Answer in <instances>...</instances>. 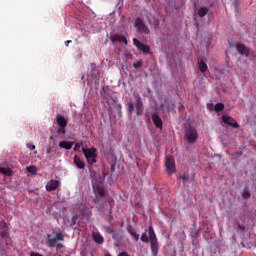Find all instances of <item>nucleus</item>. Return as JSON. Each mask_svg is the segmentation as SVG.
Wrapping results in <instances>:
<instances>
[{"instance_id": "obj_15", "label": "nucleus", "mask_w": 256, "mask_h": 256, "mask_svg": "<svg viewBox=\"0 0 256 256\" xmlns=\"http://www.w3.org/2000/svg\"><path fill=\"white\" fill-rule=\"evenodd\" d=\"M240 221H242V223L239 222V220H235L234 221V227L235 229H239L240 231H245V216H240Z\"/></svg>"}, {"instance_id": "obj_3", "label": "nucleus", "mask_w": 256, "mask_h": 256, "mask_svg": "<svg viewBox=\"0 0 256 256\" xmlns=\"http://www.w3.org/2000/svg\"><path fill=\"white\" fill-rule=\"evenodd\" d=\"M84 157L87 159L89 165L97 163V149L95 148H82Z\"/></svg>"}, {"instance_id": "obj_13", "label": "nucleus", "mask_w": 256, "mask_h": 256, "mask_svg": "<svg viewBox=\"0 0 256 256\" xmlns=\"http://www.w3.org/2000/svg\"><path fill=\"white\" fill-rule=\"evenodd\" d=\"M56 123L58 127H67L68 121L66 120L65 116L61 114L56 115Z\"/></svg>"}, {"instance_id": "obj_23", "label": "nucleus", "mask_w": 256, "mask_h": 256, "mask_svg": "<svg viewBox=\"0 0 256 256\" xmlns=\"http://www.w3.org/2000/svg\"><path fill=\"white\" fill-rule=\"evenodd\" d=\"M207 13H209V8H207V7H200L198 9V16L199 17H205V15H207Z\"/></svg>"}, {"instance_id": "obj_9", "label": "nucleus", "mask_w": 256, "mask_h": 256, "mask_svg": "<svg viewBox=\"0 0 256 256\" xmlns=\"http://www.w3.org/2000/svg\"><path fill=\"white\" fill-rule=\"evenodd\" d=\"M93 189H94V193L96 195V199H94V203H99L98 197H103V195H105V190L103 189L102 186H99V185H94Z\"/></svg>"}, {"instance_id": "obj_7", "label": "nucleus", "mask_w": 256, "mask_h": 256, "mask_svg": "<svg viewBox=\"0 0 256 256\" xmlns=\"http://www.w3.org/2000/svg\"><path fill=\"white\" fill-rule=\"evenodd\" d=\"M222 121L225 123V125H230V127H233L234 129H239V123L233 119V117L229 115H223Z\"/></svg>"}, {"instance_id": "obj_33", "label": "nucleus", "mask_w": 256, "mask_h": 256, "mask_svg": "<svg viewBox=\"0 0 256 256\" xmlns=\"http://www.w3.org/2000/svg\"><path fill=\"white\" fill-rule=\"evenodd\" d=\"M134 69H139L140 67H143V62L138 61L133 64Z\"/></svg>"}, {"instance_id": "obj_21", "label": "nucleus", "mask_w": 256, "mask_h": 256, "mask_svg": "<svg viewBox=\"0 0 256 256\" xmlns=\"http://www.w3.org/2000/svg\"><path fill=\"white\" fill-rule=\"evenodd\" d=\"M0 173L6 175V177H11L13 175V171L10 168L5 167H0Z\"/></svg>"}, {"instance_id": "obj_29", "label": "nucleus", "mask_w": 256, "mask_h": 256, "mask_svg": "<svg viewBox=\"0 0 256 256\" xmlns=\"http://www.w3.org/2000/svg\"><path fill=\"white\" fill-rule=\"evenodd\" d=\"M77 219H79V216L77 214L72 216V218H71V227H75V225H77Z\"/></svg>"}, {"instance_id": "obj_12", "label": "nucleus", "mask_w": 256, "mask_h": 256, "mask_svg": "<svg viewBox=\"0 0 256 256\" xmlns=\"http://www.w3.org/2000/svg\"><path fill=\"white\" fill-rule=\"evenodd\" d=\"M152 121L157 129H163V120L157 114L152 115Z\"/></svg>"}, {"instance_id": "obj_6", "label": "nucleus", "mask_w": 256, "mask_h": 256, "mask_svg": "<svg viewBox=\"0 0 256 256\" xmlns=\"http://www.w3.org/2000/svg\"><path fill=\"white\" fill-rule=\"evenodd\" d=\"M134 99L136 100V115L137 117H141V115H143V100L139 94H135Z\"/></svg>"}, {"instance_id": "obj_36", "label": "nucleus", "mask_w": 256, "mask_h": 256, "mask_svg": "<svg viewBox=\"0 0 256 256\" xmlns=\"http://www.w3.org/2000/svg\"><path fill=\"white\" fill-rule=\"evenodd\" d=\"M182 181L185 183L186 181H189V177L186 175L181 176Z\"/></svg>"}, {"instance_id": "obj_39", "label": "nucleus", "mask_w": 256, "mask_h": 256, "mask_svg": "<svg viewBox=\"0 0 256 256\" xmlns=\"http://www.w3.org/2000/svg\"><path fill=\"white\" fill-rule=\"evenodd\" d=\"M118 256H130L127 252H121Z\"/></svg>"}, {"instance_id": "obj_37", "label": "nucleus", "mask_w": 256, "mask_h": 256, "mask_svg": "<svg viewBox=\"0 0 256 256\" xmlns=\"http://www.w3.org/2000/svg\"><path fill=\"white\" fill-rule=\"evenodd\" d=\"M46 153L48 155H51V153H53V148L49 147L47 150H46Z\"/></svg>"}, {"instance_id": "obj_28", "label": "nucleus", "mask_w": 256, "mask_h": 256, "mask_svg": "<svg viewBox=\"0 0 256 256\" xmlns=\"http://www.w3.org/2000/svg\"><path fill=\"white\" fill-rule=\"evenodd\" d=\"M27 171H28V173H32V175H35V173H37V167H35V166H28L27 167Z\"/></svg>"}, {"instance_id": "obj_4", "label": "nucleus", "mask_w": 256, "mask_h": 256, "mask_svg": "<svg viewBox=\"0 0 256 256\" xmlns=\"http://www.w3.org/2000/svg\"><path fill=\"white\" fill-rule=\"evenodd\" d=\"M134 27H136L138 33H141L142 35H149V33H151L149 27L145 25V21H143V19H141L140 17H137L135 19Z\"/></svg>"}, {"instance_id": "obj_43", "label": "nucleus", "mask_w": 256, "mask_h": 256, "mask_svg": "<svg viewBox=\"0 0 256 256\" xmlns=\"http://www.w3.org/2000/svg\"><path fill=\"white\" fill-rule=\"evenodd\" d=\"M50 140H53V136L50 137Z\"/></svg>"}, {"instance_id": "obj_30", "label": "nucleus", "mask_w": 256, "mask_h": 256, "mask_svg": "<svg viewBox=\"0 0 256 256\" xmlns=\"http://www.w3.org/2000/svg\"><path fill=\"white\" fill-rule=\"evenodd\" d=\"M55 237L56 241H65V236L61 232L57 233Z\"/></svg>"}, {"instance_id": "obj_38", "label": "nucleus", "mask_w": 256, "mask_h": 256, "mask_svg": "<svg viewBox=\"0 0 256 256\" xmlns=\"http://www.w3.org/2000/svg\"><path fill=\"white\" fill-rule=\"evenodd\" d=\"M241 155H243V151H238L235 153L236 157H241Z\"/></svg>"}, {"instance_id": "obj_41", "label": "nucleus", "mask_w": 256, "mask_h": 256, "mask_svg": "<svg viewBox=\"0 0 256 256\" xmlns=\"http://www.w3.org/2000/svg\"><path fill=\"white\" fill-rule=\"evenodd\" d=\"M55 247H57V249H62L63 244H56V246H55Z\"/></svg>"}, {"instance_id": "obj_31", "label": "nucleus", "mask_w": 256, "mask_h": 256, "mask_svg": "<svg viewBox=\"0 0 256 256\" xmlns=\"http://www.w3.org/2000/svg\"><path fill=\"white\" fill-rule=\"evenodd\" d=\"M67 127H59L57 130L58 135H65L67 133V130H65Z\"/></svg>"}, {"instance_id": "obj_44", "label": "nucleus", "mask_w": 256, "mask_h": 256, "mask_svg": "<svg viewBox=\"0 0 256 256\" xmlns=\"http://www.w3.org/2000/svg\"><path fill=\"white\" fill-rule=\"evenodd\" d=\"M105 256H111V254H106Z\"/></svg>"}, {"instance_id": "obj_40", "label": "nucleus", "mask_w": 256, "mask_h": 256, "mask_svg": "<svg viewBox=\"0 0 256 256\" xmlns=\"http://www.w3.org/2000/svg\"><path fill=\"white\" fill-rule=\"evenodd\" d=\"M70 43H73V41H71V40H66V41H65L66 47H69V44H70Z\"/></svg>"}, {"instance_id": "obj_10", "label": "nucleus", "mask_w": 256, "mask_h": 256, "mask_svg": "<svg viewBox=\"0 0 256 256\" xmlns=\"http://www.w3.org/2000/svg\"><path fill=\"white\" fill-rule=\"evenodd\" d=\"M110 40L112 43H125V45H127V38L123 35L113 34L110 36Z\"/></svg>"}, {"instance_id": "obj_17", "label": "nucleus", "mask_w": 256, "mask_h": 256, "mask_svg": "<svg viewBox=\"0 0 256 256\" xmlns=\"http://www.w3.org/2000/svg\"><path fill=\"white\" fill-rule=\"evenodd\" d=\"M74 165H76L78 169H85V162H83L77 155L74 156Z\"/></svg>"}, {"instance_id": "obj_27", "label": "nucleus", "mask_w": 256, "mask_h": 256, "mask_svg": "<svg viewBox=\"0 0 256 256\" xmlns=\"http://www.w3.org/2000/svg\"><path fill=\"white\" fill-rule=\"evenodd\" d=\"M133 111H135V104L133 102L128 103V112L130 115H133Z\"/></svg>"}, {"instance_id": "obj_34", "label": "nucleus", "mask_w": 256, "mask_h": 256, "mask_svg": "<svg viewBox=\"0 0 256 256\" xmlns=\"http://www.w3.org/2000/svg\"><path fill=\"white\" fill-rule=\"evenodd\" d=\"M27 148L30 149V151H35V145L31 143L27 144Z\"/></svg>"}, {"instance_id": "obj_2", "label": "nucleus", "mask_w": 256, "mask_h": 256, "mask_svg": "<svg viewBox=\"0 0 256 256\" xmlns=\"http://www.w3.org/2000/svg\"><path fill=\"white\" fill-rule=\"evenodd\" d=\"M151 251L153 256L159 255V241L157 240V235L155 234V230L153 226H149L148 228Z\"/></svg>"}, {"instance_id": "obj_19", "label": "nucleus", "mask_w": 256, "mask_h": 256, "mask_svg": "<svg viewBox=\"0 0 256 256\" xmlns=\"http://www.w3.org/2000/svg\"><path fill=\"white\" fill-rule=\"evenodd\" d=\"M128 233H130V235L134 237L136 242L139 241V234L137 233V230L133 228V226H129Z\"/></svg>"}, {"instance_id": "obj_24", "label": "nucleus", "mask_w": 256, "mask_h": 256, "mask_svg": "<svg viewBox=\"0 0 256 256\" xmlns=\"http://www.w3.org/2000/svg\"><path fill=\"white\" fill-rule=\"evenodd\" d=\"M93 237L95 243H98V245H102V243L104 242L103 236H101L100 234H94Z\"/></svg>"}, {"instance_id": "obj_20", "label": "nucleus", "mask_w": 256, "mask_h": 256, "mask_svg": "<svg viewBox=\"0 0 256 256\" xmlns=\"http://www.w3.org/2000/svg\"><path fill=\"white\" fill-rule=\"evenodd\" d=\"M198 67H199L201 73H205V71H207V69H208L207 63H205V61L203 59L198 61Z\"/></svg>"}, {"instance_id": "obj_26", "label": "nucleus", "mask_w": 256, "mask_h": 256, "mask_svg": "<svg viewBox=\"0 0 256 256\" xmlns=\"http://www.w3.org/2000/svg\"><path fill=\"white\" fill-rule=\"evenodd\" d=\"M140 241H142V243H149V236H147V232L142 233Z\"/></svg>"}, {"instance_id": "obj_42", "label": "nucleus", "mask_w": 256, "mask_h": 256, "mask_svg": "<svg viewBox=\"0 0 256 256\" xmlns=\"http://www.w3.org/2000/svg\"><path fill=\"white\" fill-rule=\"evenodd\" d=\"M196 27H199V22H196Z\"/></svg>"}, {"instance_id": "obj_35", "label": "nucleus", "mask_w": 256, "mask_h": 256, "mask_svg": "<svg viewBox=\"0 0 256 256\" xmlns=\"http://www.w3.org/2000/svg\"><path fill=\"white\" fill-rule=\"evenodd\" d=\"M83 147V142H78L75 144V149H81Z\"/></svg>"}, {"instance_id": "obj_25", "label": "nucleus", "mask_w": 256, "mask_h": 256, "mask_svg": "<svg viewBox=\"0 0 256 256\" xmlns=\"http://www.w3.org/2000/svg\"><path fill=\"white\" fill-rule=\"evenodd\" d=\"M223 109H225V104L223 103H216L214 106V111H216V113L223 111Z\"/></svg>"}, {"instance_id": "obj_11", "label": "nucleus", "mask_w": 256, "mask_h": 256, "mask_svg": "<svg viewBox=\"0 0 256 256\" xmlns=\"http://www.w3.org/2000/svg\"><path fill=\"white\" fill-rule=\"evenodd\" d=\"M236 49L238 53H240V55H245L246 57H249L250 49L244 44H237Z\"/></svg>"}, {"instance_id": "obj_32", "label": "nucleus", "mask_w": 256, "mask_h": 256, "mask_svg": "<svg viewBox=\"0 0 256 256\" xmlns=\"http://www.w3.org/2000/svg\"><path fill=\"white\" fill-rule=\"evenodd\" d=\"M243 199H249L251 197V193L248 190H244L242 193Z\"/></svg>"}, {"instance_id": "obj_1", "label": "nucleus", "mask_w": 256, "mask_h": 256, "mask_svg": "<svg viewBox=\"0 0 256 256\" xmlns=\"http://www.w3.org/2000/svg\"><path fill=\"white\" fill-rule=\"evenodd\" d=\"M184 139L188 143V145H193L197 143V139H199V133L197 132V128L193 126H189L184 131Z\"/></svg>"}, {"instance_id": "obj_18", "label": "nucleus", "mask_w": 256, "mask_h": 256, "mask_svg": "<svg viewBox=\"0 0 256 256\" xmlns=\"http://www.w3.org/2000/svg\"><path fill=\"white\" fill-rule=\"evenodd\" d=\"M3 227H0V237L2 239H7L9 237V232L7 231V226L5 225V222H1Z\"/></svg>"}, {"instance_id": "obj_8", "label": "nucleus", "mask_w": 256, "mask_h": 256, "mask_svg": "<svg viewBox=\"0 0 256 256\" xmlns=\"http://www.w3.org/2000/svg\"><path fill=\"white\" fill-rule=\"evenodd\" d=\"M165 166H166V171H168L169 173H175V160L173 159V157L171 156L166 157Z\"/></svg>"}, {"instance_id": "obj_5", "label": "nucleus", "mask_w": 256, "mask_h": 256, "mask_svg": "<svg viewBox=\"0 0 256 256\" xmlns=\"http://www.w3.org/2000/svg\"><path fill=\"white\" fill-rule=\"evenodd\" d=\"M133 44L135 45V47H137V49H139V51H142V53H146V54L151 53V47H149V45H145L141 43L139 39L133 38Z\"/></svg>"}, {"instance_id": "obj_22", "label": "nucleus", "mask_w": 256, "mask_h": 256, "mask_svg": "<svg viewBox=\"0 0 256 256\" xmlns=\"http://www.w3.org/2000/svg\"><path fill=\"white\" fill-rule=\"evenodd\" d=\"M47 241L49 243V247H57V238H51V234H47Z\"/></svg>"}, {"instance_id": "obj_16", "label": "nucleus", "mask_w": 256, "mask_h": 256, "mask_svg": "<svg viewBox=\"0 0 256 256\" xmlns=\"http://www.w3.org/2000/svg\"><path fill=\"white\" fill-rule=\"evenodd\" d=\"M59 147H60V149H66L67 151H69L70 149L73 148V142L61 141L59 143Z\"/></svg>"}, {"instance_id": "obj_14", "label": "nucleus", "mask_w": 256, "mask_h": 256, "mask_svg": "<svg viewBox=\"0 0 256 256\" xmlns=\"http://www.w3.org/2000/svg\"><path fill=\"white\" fill-rule=\"evenodd\" d=\"M57 187H59V181L58 180H50L46 184V191H56Z\"/></svg>"}]
</instances>
